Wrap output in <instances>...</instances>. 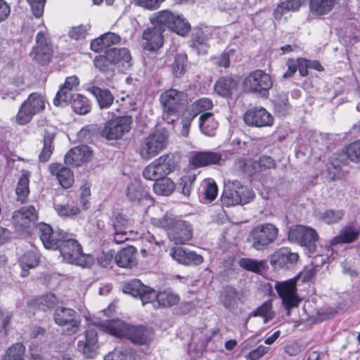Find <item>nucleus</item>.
I'll return each instance as SVG.
<instances>
[{"mask_svg": "<svg viewBox=\"0 0 360 360\" xmlns=\"http://www.w3.org/2000/svg\"><path fill=\"white\" fill-rule=\"evenodd\" d=\"M91 156V150L86 145L76 146L65 155L64 160L67 165L77 167L88 161Z\"/></svg>", "mask_w": 360, "mask_h": 360, "instance_id": "4be33fe9", "label": "nucleus"}, {"mask_svg": "<svg viewBox=\"0 0 360 360\" xmlns=\"http://www.w3.org/2000/svg\"><path fill=\"white\" fill-rule=\"evenodd\" d=\"M195 117L194 115H192L188 110L184 113L181 119L182 128L181 134L183 136H187L189 134L190 127L192 121Z\"/></svg>", "mask_w": 360, "mask_h": 360, "instance_id": "680f3d73", "label": "nucleus"}, {"mask_svg": "<svg viewBox=\"0 0 360 360\" xmlns=\"http://www.w3.org/2000/svg\"><path fill=\"white\" fill-rule=\"evenodd\" d=\"M25 352V347L22 343H15L7 349L3 360H24Z\"/></svg>", "mask_w": 360, "mask_h": 360, "instance_id": "de8ad7c7", "label": "nucleus"}, {"mask_svg": "<svg viewBox=\"0 0 360 360\" xmlns=\"http://www.w3.org/2000/svg\"><path fill=\"white\" fill-rule=\"evenodd\" d=\"M132 123L131 116H122L105 122L101 131L102 137L108 140H117L130 131Z\"/></svg>", "mask_w": 360, "mask_h": 360, "instance_id": "f8f14e48", "label": "nucleus"}, {"mask_svg": "<svg viewBox=\"0 0 360 360\" xmlns=\"http://www.w3.org/2000/svg\"><path fill=\"white\" fill-rule=\"evenodd\" d=\"M103 52H104L103 56L112 63V65H115L120 61L129 63L131 59L130 52L126 48L117 49L112 47L109 48Z\"/></svg>", "mask_w": 360, "mask_h": 360, "instance_id": "4c0bfd02", "label": "nucleus"}, {"mask_svg": "<svg viewBox=\"0 0 360 360\" xmlns=\"http://www.w3.org/2000/svg\"><path fill=\"white\" fill-rule=\"evenodd\" d=\"M250 316H262L264 318V323H266L269 321L271 320L274 314L272 311V303L271 301L264 302L257 309L252 311Z\"/></svg>", "mask_w": 360, "mask_h": 360, "instance_id": "09e8293b", "label": "nucleus"}, {"mask_svg": "<svg viewBox=\"0 0 360 360\" xmlns=\"http://www.w3.org/2000/svg\"><path fill=\"white\" fill-rule=\"evenodd\" d=\"M94 65L99 71L112 75L113 65L103 55L96 56Z\"/></svg>", "mask_w": 360, "mask_h": 360, "instance_id": "4d7b16f0", "label": "nucleus"}, {"mask_svg": "<svg viewBox=\"0 0 360 360\" xmlns=\"http://www.w3.org/2000/svg\"><path fill=\"white\" fill-rule=\"evenodd\" d=\"M175 184L169 178H162L153 184L154 192L160 195H169L174 191Z\"/></svg>", "mask_w": 360, "mask_h": 360, "instance_id": "79ce46f5", "label": "nucleus"}, {"mask_svg": "<svg viewBox=\"0 0 360 360\" xmlns=\"http://www.w3.org/2000/svg\"><path fill=\"white\" fill-rule=\"evenodd\" d=\"M275 289L282 300V304L288 307H298L301 300L297 294L296 281L290 279L283 282L277 281Z\"/></svg>", "mask_w": 360, "mask_h": 360, "instance_id": "ddd939ff", "label": "nucleus"}, {"mask_svg": "<svg viewBox=\"0 0 360 360\" xmlns=\"http://www.w3.org/2000/svg\"><path fill=\"white\" fill-rule=\"evenodd\" d=\"M195 174H188L182 176L177 184V188L180 190L184 195L188 196L192 189L193 183L195 181Z\"/></svg>", "mask_w": 360, "mask_h": 360, "instance_id": "5fc2aeb1", "label": "nucleus"}, {"mask_svg": "<svg viewBox=\"0 0 360 360\" xmlns=\"http://www.w3.org/2000/svg\"><path fill=\"white\" fill-rule=\"evenodd\" d=\"M251 166L254 172H259L274 168L276 167V162L271 157L262 155L258 160L252 161L251 162Z\"/></svg>", "mask_w": 360, "mask_h": 360, "instance_id": "8fccbe9b", "label": "nucleus"}, {"mask_svg": "<svg viewBox=\"0 0 360 360\" xmlns=\"http://www.w3.org/2000/svg\"><path fill=\"white\" fill-rule=\"evenodd\" d=\"M345 216V212L342 210H328L320 214L319 219L327 224L338 223Z\"/></svg>", "mask_w": 360, "mask_h": 360, "instance_id": "3c124183", "label": "nucleus"}, {"mask_svg": "<svg viewBox=\"0 0 360 360\" xmlns=\"http://www.w3.org/2000/svg\"><path fill=\"white\" fill-rule=\"evenodd\" d=\"M167 143L166 131L158 129L142 141L139 148L140 155L144 160H150L163 150Z\"/></svg>", "mask_w": 360, "mask_h": 360, "instance_id": "9b49d317", "label": "nucleus"}, {"mask_svg": "<svg viewBox=\"0 0 360 360\" xmlns=\"http://www.w3.org/2000/svg\"><path fill=\"white\" fill-rule=\"evenodd\" d=\"M218 125V122L214 119L212 112H205L200 115L199 128L203 134L207 136H214Z\"/></svg>", "mask_w": 360, "mask_h": 360, "instance_id": "473e14b6", "label": "nucleus"}, {"mask_svg": "<svg viewBox=\"0 0 360 360\" xmlns=\"http://www.w3.org/2000/svg\"><path fill=\"white\" fill-rule=\"evenodd\" d=\"M79 83V80L77 76L68 77L63 86L56 94V98L53 100L54 105L56 106L62 105L65 94L74 95L75 94L72 93L71 91L73 88L77 87Z\"/></svg>", "mask_w": 360, "mask_h": 360, "instance_id": "58836bf2", "label": "nucleus"}, {"mask_svg": "<svg viewBox=\"0 0 360 360\" xmlns=\"http://www.w3.org/2000/svg\"><path fill=\"white\" fill-rule=\"evenodd\" d=\"M84 89L95 97L101 109H108L112 105L114 96L110 90L96 86L94 82L86 84Z\"/></svg>", "mask_w": 360, "mask_h": 360, "instance_id": "412c9836", "label": "nucleus"}, {"mask_svg": "<svg viewBox=\"0 0 360 360\" xmlns=\"http://www.w3.org/2000/svg\"><path fill=\"white\" fill-rule=\"evenodd\" d=\"M53 318L54 322L59 326L63 327V331L67 335L77 333L81 324L79 314L73 309L58 306L55 308Z\"/></svg>", "mask_w": 360, "mask_h": 360, "instance_id": "1a4fd4ad", "label": "nucleus"}, {"mask_svg": "<svg viewBox=\"0 0 360 360\" xmlns=\"http://www.w3.org/2000/svg\"><path fill=\"white\" fill-rule=\"evenodd\" d=\"M103 330L115 337H126L131 342L146 348L153 338V330L143 326H131L121 320H112L103 326Z\"/></svg>", "mask_w": 360, "mask_h": 360, "instance_id": "f03ea898", "label": "nucleus"}, {"mask_svg": "<svg viewBox=\"0 0 360 360\" xmlns=\"http://www.w3.org/2000/svg\"><path fill=\"white\" fill-rule=\"evenodd\" d=\"M219 301L225 309L233 311L242 303V296L236 288L226 285L220 292Z\"/></svg>", "mask_w": 360, "mask_h": 360, "instance_id": "6ab92c4d", "label": "nucleus"}, {"mask_svg": "<svg viewBox=\"0 0 360 360\" xmlns=\"http://www.w3.org/2000/svg\"><path fill=\"white\" fill-rule=\"evenodd\" d=\"M288 239L304 247L308 253L311 255L316 252L319 235L315 229L309 226L295 225L290 229Z\"/></svg>", "mask_w": 360, "mask_h": 360, "instance_id": "9d476101", "label": "nucleus"}, {"mask_svg": "<svg viewBox=\"0 0 360 360\" xmlns=\"http://www.w3.org/2000/svg\"><path fill=\"white\" fill-rule=\"evenodd\" d=\"M238 265L242 269L254 273H259L264 269L263 260H256L251 258L243 257L238 260Z\"/></svg>", "mask_w": 360, "mask_h": 360, "instance_id": "49530a36", "label": "nucleus"}, {"mask_svg": "<svg viewBox=\"0 0 360 360\" xmlns=\"http://www.w3.org/2000/svg\"><path fill=\"white\" fill-rule=\"evenodd\" d=\"M359 236L360 228L347 224L343 226L339 233L332 239L331 244L334 245L342 243H352L357 240Z\"/></svg>", "mask_w": 360, "mask_h": 360, "instance_id": "cd10ccee", "label": "nucleus"}, {"mask_svg": "<svg viewBox=\"0 0 360 360\" xmlns=\"http://www.w3.org/2000/svg\"><path fill=\"white\" fill-rule=\"evenodd\" d=\"M151 290V287L144 285L139 279H131L122 287L124 293L140 299L143 305L148 304V300L153 296Z\"/></svg>", "mask_w": 360, "mask_h": 360, "instance_id": "dca6fc26", "label": "nucleus"}, {"mask_svg": "<svg viewBox=\"0 0 360 360\" xmlns=\"http://www.w3.org/2000/svg\"><path fill=\"white\" fill-rule=\"evenodd\" d=\"M121 40L120 37L113 32H107L91 41L90 47L94 52H102L111 46L118 44Z\"/></svg>", "mask_w": 360, "mask_h": 360, "instance_id": "c85d7f7f", "label": "nucleus"}, {"mask_svg": "<svg viewBox=\"0 0 360 360\" xmlns=\"http://www.w3.org/2000/svg\"><path fill=\"white\" fill-rule=\"evenodd\" d=\"M46 249L58 250V257L63 261L80 266L85 265L86 259H91L85 255L80 243L72 237V234L59 228L53 229L46 224Z\"/></svg>", "mask_w": 360, "mask_h": 360, "instance_id": "f257e3e1", "label": "nucleus"}, {"mask_svg": "<svg viewBox=\"0 0 360 360\" xmlns=\"http://www.w3.org/2000/svg\"><path fill=\"white\" fill-rule=\"evenodd\" d=\"M153 162L159 167H161L167 174L173 172L176 166L174 156L172 154L163 155Z\"/></svg>", "mask_w": 360, "mask_h": 360, "instance_id": "864d4df0", "label": "nucleus"}, {"mask_svg": "<svg viewBox=\"0 0 360 360\" xmlns=\"http://www.w3.org/2000/svg\"><path fill=\"white\" fill-rule=\"evenodd\" d=\"M39 263V256L34 251L25 252L19 259V265L21 268L20 276L26 277L29 274V270L36 267Z\"/></svg>", "mask_w": 360, "mask_h": 360, "instance_id": "72a5a7b5", "label": "nucleus"}, {"mask_svg": "<svg viewBox=\"0 0 360 360\" xmlns=\"http://www.w3.org/2000/svg\"><path fill=\"white\" fill-rule=\"evenodd\" d=\"M90 25H80L72 27L69 32V36L71 39L75 40L83 39L86 37L88 30L90 29Z\"/></svg>", "mask_w": 360, "mask_h": 360, "instance_id": "052dcab7", "label": "nucleus"}, {"mask_svg": "<svg viewBox=\"0 0 360 360\" xmlns=\"http://www.w3.org/2000/svg\"><path fill=\"white\" fill-rule=\"evenodd\" d=\"M160 101L163 107L162 118L172 123L178 117L179 109L187 105L188 94L183 91L169 89L161 94Z\"/></svg>", "mask_w": 360, "mask_h": 360, "instance_id": "20e7f679", "label": "nucleus"}, {"mask_svg": "<svg viewBox=\"0 0 360 360\" xmlns=\"http://www.w3.org/2000/svg\"><path fill=\"white\" fill-rule=\"evenodd\" d=\"M336 0H309L310 13L321 17L329 13L333 8Z\"/></svg>", "mask_w": 360, "mask_h": 360, "instance_id": "f704fd0d", "label": "nucleus"}, {"mask_svg": "<svg viewBox=\"0 0 360 360\" xmlns=\"http://www.w3.org/2000/svg\"><path fill=\"white\" fill-rule=\"evenodd\" d=\"M156 224L167 231L168 238L176 244H184L193 237V228L186 221L167 216L159 219Z\"/></svg>", "mask_w": 360, "mask_h": 360, "instance_id": "39448f33", "label": "nucleus"}, {"mask_svg": "<svg viewBox=\"0 0 360 360\" xmlns=\"http://www.w3.org/2000/svg\"><path fill=\"white\" fill-rule=\"evenodd\" d=\"M151 292L153 296L148 300V303H151L155 309L170 307L179 301V296L171 291L164 290L157 292L152 288Z\"/></svg>", "mask_w": 360, "mask_h": 360, "instance_id": "b1692460", "label": "nucleus"}, {"mask_svg": "<svg viewBox=\"0 0 360 360\" xmlns=\"http://www.w3.org/2000/svg\"><path fill=\"white\" fill-rule=\"evenodd\" d=\"M115 262L120 267L131 268L136 264V249L132 246L123 248L115 255Z\"/></svg>", "mask_w": 360, "mask_h": 360, "instance_id": "7c9ffc66", "label": "nucleus"}, {"mask_svg": "<svg viewBox=\"0 0 360 360\" xmlns=\"http://www.w3.org/2000/svg\"><path fill=\"white\" fill-rule=\"evenodd\" d=\"M299 255L289 248L282 247L276 250L270 257V264L274 267L290 269L296 264Z\"/></svg>", "mask_w": 360, "mask_h": 360, "instance_id": "f3484780", "label": "nucleus"}, {"mask_svg": "<svg viewBox=\"0 0 360 360\" xmlns=\"http://www.w3.org/2000/svg\"><path fill=\"white\" fill-rule=\"evenodd\" d=\"M113 259H115V251L110 250L107 252H102L97 257V262L100 266L107 267L112 262Z\"/></svg>", "mask_w": 360, "mask_h": 360, "instance_id": "e2e57ef3", "label": "nucleus"}, {"mask_svg": "<svg viewBox=\"0 0 360 360\" xmlns=\"http://www.w3.org/2000/svg\"><path fill=\"white\" fill-rule=\"evenodd\" d=\"M278 235V229L271 223L259 224L255 226L250 232V238L252 247L261 251L266 249L274 243Z\"/></svg>", "mask_w": 360, "mask_h": 360, "instance_id": "6e6552de", "label": "nucleus"}, {"mask_svg": "<svg viewBox=\"0 0 360 360\" xmlns=\"http://www.w3.org/2000/svg\"><path fill=\"white\" fill-rule=\"evenodd\" d=\"M30 172L23 171L15 188L17 201L25 203L30 194Z\"/></svg>", "mask_w": 360, "mask_h": 360, "instance_id": "e433bc0d", "label": "nucleus"}, {"mask_svg": "<svg viewBox=\"0 0 360 360\" xmlns=\"http://www.w3.org/2000/svg\"><path fill=\"white\" fill-rule=\"evenodd\" d=\"M336 159L342 164L347 160L359 163L360 162V140L352 142L343 148L341 152L336 154Z\"/></svg>", "mask_w": 360, "mask_h": 360, "instance_id": "c756f323", "label": "nucleus"}, {"mask_svg": "<svg viewBox=\"0 0 360 360\" xmlns=\"http://www.w3.org/2000/svg\"><path fill=\"white\" fill-rule=\"evenodd\" d=\"M273 86L271 76L262 70H255L250 72L243 82V88L245 92L255 94L266 98L269 90Z\"/></svg>", "mask_w": 360, "mask_h": 360, "instance_id": "0eeeda50", "label": "nucleus"}, {"mask_svg": "<svg viewBox=\"0 0 360 360\" xmlns=\"http://www.w3.org/2000/svg\"><path fill=\"white\" fill-rule=\"evenodd\" d=\"M226 159V154L224 151L205 150L193 152L191 162L196 167H201L212 165H222Z\"/></svg>", "mask_w": 360, "mask_h": 360, "instance_id": "2eb2a0df", "label": "nucleus"}, {"mask_svg": "<svg viewBox=\"0 0 360 360\" xmlns=\"http://www.w3.org/2000/svg\"><path fill=\"white\" fill-rule=\"evenodd\" d=\"M162 28L153 25L148 27L142 33V38L146 41L144 49L148 51H156L159 49L164 42Z\"/></svg>", "mask_w": 360, "mask_h": 360, "instance_id": "aec40b11", "label": "nucleus"}, {"mask_svg": "<svg viewBox=\"0 0 360 360\" xmlns=\"http://www.w3.org/2000/svg\"><path fill=\"white\" fill-rule=\"evenodd\" d=\"M209 36L201 30H196L191 36V46L198 54H205L210 47Z\"/></svg>", "mask_w": 360, "mask_h": 360, "instance_id": "c9c22d12", "label": "nucleus"}, {"mask_svg": "<svg viewBox=\"0 0 360 360\" xmlns=\"http://www.w3.org/2000/svg\"><path fill=\"white\" fill-rule=\"evenodd\" d=\"M304 1V0H286L281 2L274 11L275 19L280 20L288 11H297Z\"/></svg>", "mask_w": 360, "mask_h": 360, "instance_id": "a19ab883", "label": "nucleus"}, {"mask_svg": "<svg viewBox=\"0 0 360 360\" xmlns=\"http://www.w3.org/2000/svg\"><path fill=\"white\" fill-rule=\"evenodd\" d=\"M30 5L32 12L36 18L43 15L45 0H27Z\"/></svg>", "mask_w": 360, "mask_h": 360, "instance_id": "0e129e2a", "label": "nucleus"}, {"mask_svg": "<svg viewBox=\"0 0 360 360\" xmlns=\"http://www.w3.org/2000/svg\"><path fill=\"white\" fill-rule=\"evenodd\" d=\"M127 195L131 201H140L148 197V192L139 182H134L128 186Z\"/></svg>", "mask_w": 360, "mask_h": 360, "instance_id": "c03bdc74", "label": "nucleus"}, {"mask_svg": "<svg viewBox=\"0 0 360 360\" xmlns=\"http://www.w3.org/2000/svg\"><path fill=\"white\" fill-rule=\"evenodd\" d=\"M143 176L148 180L158 181L160 179V176L158 175L156 167L154 162L148 165L143 171Z\"/></svg>", "mask_w": 360, "mask_h": 360, "instance_id": "69168bd1", "label": "nucleus"}, {"mask_svg": "<svg viewBox=\"0 0 360 360\" xmlns=\"http://www.w3.org/2000/svg\"><path fill=\"white\" fill-rule=\"evenodd\" d=\"M170 255L178 263L184 265H200L203 262V257L200 255L183 248H174Z\"/></svg>", "mask_w": 360, "mask_h": 360, "instance_id": "393cba45", "label": "nucleus"}, {"mask_svg": "<svg viewBox=\"0 0 360 360\" xmlns=\"http://www.w3.org/2000/svg\"><path fill=\"white\" fill-rule=\"evenodd\" d=\"M55 210L58 215L62 217H72L78 214L79 208L75 205H55Z\"/></svg>", "mask_w": 360, "mask_h": 360, "instance_id": "13d9d810", "label": "nucleus"}, {"mask_svg": "<svg viewBox=\"0 0 360 360\" xmlns=\"http://www.w3.org/2000/svg\"><path fill=\"white\" fill-rule=\"evenodd\" d=\"M290 108L288 99L284 97L275 103V110L280 116H285Z\"/></svg>", "mask_w": 360, "mask_h": 360, "instance_id": "774afa93", "label": "nucleus"}, {"mask_svg": "<svg viewBox=\"0 0 360 360\" xmlns=\"http://www.w3.org/2000/svg\"><path fill=\"white\" fill-rule=\"evenodd\" d=\"M104 360H135V354L130 348H115L104 356Z\"/></svg>", "mask_w": 360, "mask_h": 360, "instance_id": "37998d69", "label": "nucleus"}, {"mask_svg": "<svg viewBox=\"0 0 360 360\" xmlns=\"http://www.w3.org/2000/svg\"><path fill=\"white\" fill-rule=\"evenodd\" d=\"M212 107L213 103L211 99L202 98L192 103L187 110L196 117L200 114L207 112V111L212 109Z\"/></svg>", "mask_w": 360, "mask_h": 360, "instance_id": "a18cd8bd", "label": "nucleus"}, {"mask_svg": "<svg viewBox=\"0 0 360 360\" xmlns=\"http://www.w3.org/2000/svg\"><path fill=\"white\" fill-rule=\"evenodd\" d=\"M13 219L16 227L26 229L37 220V213L34 206L22 207L13 212Z\"/></svg>", "mask_w": 360, "mask_h": 360, "instance_id": "a878e982", "label": "nucleus"}, {"mask_svg": "<svg viewBox=\"0 0 360 360\" xmlns=\"http://www.w3.org/2000/svg\"><path fill=\"white\" fill-rule=\"evenodd\" d=\"M63 97L62 105L70 104L75 113L86 115L90 112L91 105L87 97L80 94H75L74 95L65 94Z\"/></svg>", "mask_w": 360, "mask_h": 360, "instance_id": "5701e85b", "label": "nucleus"}, {"mask_svg": "<svg viewBox=\"0 0 360 360\" xmlns=\"http://www.w3.org/2000/svg\"><path fill=\"white\" fill-rule=\"evenodd\" d=\"M150 22L152 25L162 28L164 32L168 28L181 36H185L191 30L189 22L182 15L175 14L169 10L153 13Z\"/></svg>", "mask_w": 360, "mask_h": 360, "instance_id": "7ed1b4c3", "label": "nucleus"}, {"mask_svg": "<svg viewBox=\"0 0 360 360\" xmlns=\"http://www.w3.org/2000/svg\"><path fill=\"white\" fill-rule=\"evenodd\" d=\"M165 0H134L136 5L148 10H155L160 6Z\"/></svg>", "mask_w": 360, "mask_h": 360, "instance_id": "338daca9", "label": "nucleus"}, {"mask_svg": "<svg viewBox=\"0 0 360 360\" xmlns=\"http://www.w3.org/2000/svg\"><path fill=\"white\" fill-rule=\"evenodd\" d=\"M49 171L52 175L56 176L63 188L71 187L75 181L72 172L62 164H51L49 166Z\"/></svg>", "mask_w": 360, "mask_h": 360, "instance_id": "bb28decb", "label": "nucleus"}, {"mask_svg": "<svg viewBox=\"0 0 360 360\" xmlns=\"http://www.w3.org/2000/svg\"><path fill=\"white\" fill-rule=\"evenodd\" d=\"M34 114L23 103L16 115V122L20 125H25L30 122Z\"/></svg>", "mask_w": 360, "mask_h": 360, "instance_id": "6e6d98bb", "label": "nucleus"}, {"mask_svg": "<svg viewBox=\"0 0 360 360\" xmlns=\"http://www.w3.org/2000/svg\"><path fill=\"white\" fill-rule=\"evenodd\" d=\"M238 82L232 77H222L214 84L215 92L223 97H231L233 91L236 89Z\"/></svg>", "mask_w": 360, "mask_h": 360, "instance_id": "2f4dec72", "label": "nucleus"}, {"mask_svg": "<svg viewBox=\"0 0 360 360\" xmlns=\"http://www.w3.org/2000/svg\"><path fill=\"white\" fill-rule=\"evenodd\" d=\"M37 45L33 47L31 55L37 63L44 65L45 62V32L40 31L36 37Z\"/></svg>", "mask_w": 360, "mask_h": 360, "instance_id": "ea45409f", "label": "nucleus"}, {"mask_svg": "<svg viewBox=\"0 0 360 360\" xmlns=\"http://www.w3.org/2000/svg\"><path fill=\"white\" fill-rule=\"evenodd\" d=\"M244 122L249 126L264 127L271 126L274 117L264 108L255 107L246 111Z\"/></svg>", "mask_w": 360, "mask_h": 360, "instance_id": "4468645a", "label": "nucleus"}, {"mask_svg": "<svg viewBox=\"0 0 360 360\" xmlns=\"http://www.w3.org/2000/svg\"><path fill=\"white\" fill-rule=\"evenodd\" d=\"M24 103L25 105H27V107L34 114L42 110L44 108V101L43 97L41 95L37 93L31 94Z\"/></svg>", "mask_w": 360, "mask_h": 360, "instance_id": "603ef678", "label": "nucleus"}, {"mask_svg": "<svg viewBox=\"0 0 360 360\" xmlns=\"http://www.w3.org/2000/svg\"><path fill=\"white\" fill-rule=\"evenodd\" d=\"M79 351L86 358H94L97 353L98 332L94 328H89L85 332V340H79L77 343Z\"/></svg>", "mask_w": 360, "mask_h": 360, "instance_id": "a211bd4d", "label": "nucleus"}, {"mask_svg": "<svg viewBox=\"0 0 360 360\" xmlns=\"http://www.w3.org/2000/svg\"><path fill=\"white\" fill-rule=\"evenodd\" d=\"M255 197L252 188L243 186L238 180H227L221 195V202L226 207L244 205L250 202Z\"/></svg>", "mask_w": 360, "mask_h": 360, "instance_id": "423d86ee", "label": "nucleus"}, {"mask_svg": "<svg viewBox=\"0 0 360 360\" xmlns=\"http://www.w3.org/2000/svg\"><path fill=\"white\" fill-rule=\"evenodd\" d=\"M187 56L184 53H178L174 58L172 68L176 77L181 75L184 71Z\"/></svg>", "mask_w": 360, "mask_h": 360, "instance_id": "bf43d9fd", "label": "nucleus"}]
</instances>
